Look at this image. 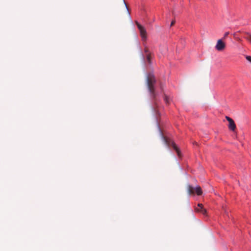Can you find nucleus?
<instances>
[{
    "mask_svg": "<svg viewBox=\"0 0 251 251\" xmlns=\"http://www.w3.org/2000/svg\"><path fill=\"white\" fill-rule=\"evenodd\" d=\"M246 58L248 61L251 62V56L247 55L246 56Z\"/></svg>",
    "mask_w": 251,
    "mask_h": 251,
    "instance_id": "9d476101",
    "label": "nucleus"
},
{
    "mask_svg": "<svg viewBox=\"0 0 251 251\" xmlns=\"http://www.w3.org/2000/svg\"><path fill=\"white\" fill-rule=\"evenodd\" d=\"M135 24L140 31V36L143 41L145 42L147 40V30L146 28L141 25L137 21H135Z\"/></svg>",
    "mask_w": 251,
    "mask_h": 251,
    "instance_id": "20e7f679",
    "label": "nucleus"
},
{
    "mask_svg": "<svg viewBox=\"0 0 251 251\" xmlns=\"http://www.w3.org/2000/svg\"><path fill=\"white\" fill-rule=\"evenodd\" d=\"M147 60L149 65H151L152 63L151 60V54H147Z\"/></svg>",
    "mask_w": 251,
    "mask_h": 251,
    "instance_id": "6e6552de",
    "label": "nucleus"
},
{
    "mask_svg": "<svg viewBox=\"0 0 251 251\" xmlns=\"http://www.w3.org/2000/svg\"><path fill=\"white\" fill-rule=\"evenodd\" d=\"M226 118L229 123V125H228L229 129L232 131H234L236 128V125L234 123V121H233V120L232 119H231V118H230L228 116H226Z\"/></svg>",
    "mask_w": 251,
    "mask_h": 251,
    "instance_id": "423d86ee",
    "label": "nucleus"
},
{
    "mask_svg": "<svg viewBox=\"0 0 251 251\" xmlns=\"http://www.w3.org/2000/svg\"><path fill=\"white\" fill-rule=\"evenodd\" d=\"M198 206L199 207V208H196V210L197 211H201L203 214H205L206 213V210L203 208V206L201 203H198Z\"/></svg>",
    "mask_w": 251,
    "mask_h": 251,
    "instance_id": "0eeeda50",
    "label": "nucleus"
},
{
    "mask_svg": "<svg viewBox=\"0 0 251 251\" xmlns=\"http://www.w3.org/2000/svg\"><path fill=\"white\" fill-rule=\"evenodd\" d=\"M175 23V21L173 20L172 21L171 23V25H170V26H172Z\"/></svg>",
    "mask_w": 251,
    "mask_h": 251,
    "instance_id": "ddd939ff",
    "label": "nucleus"
},
{
    "mask_svg": "<svg viewBox=\"0 0 251 251\" xmlns=\"http://www.w3.org/2000/svg\"><path fill=\"white\" fill-rule=\"evenodd\" d=\"M157 125L159 131L160 135L165 145L167 147L168 149H169L170 146L171 144L174 150L176 151L177 155L178 156H180L181 152L179 148L177 147L176 145L175 144V142H172L170 139L164 136L162 131L161 130L159 125L157 123Z\"/></svg>",
    "mask_w": 251,
    "mask_h": 251,
    "instance_id": "f03ea898",
    "label": "nucleus"
},
{
    "mask_svg": "<svg viewBox=\"0 0 251 251\" xmlns=\"http://www.w3.org/2000/svg\"><path fill=\"white\" fill-rule=\"evenodd\" d=\"M229 34V32H226L225 34H224V38H226L228 35Z\"/></svg>",
    "mask_w": 251,
    "mask_h": 251,
    "instance_id": "f8f14e48",
    "label": "nucleus"
},
{
    "mask_svg": "<svg viewBox=\"0 0 251 251\" xmlns=\"http://www.w3.org/2000/svg\"><path fill=\"white\" fill-rule=\"evenodd\" d=\"M123 1H124V3H125V4L126 6V9H127V11H128V13L129 14V10H128V7H127V5H126V2H125V0H123Z\"/></svg>",
    "mask_w": 251,
    "mask_h": 251,
    "instance_id": "9b49d317",
    "label": "nucleus"
},
{
    "mask_svg": "<svg viewBox=\"0 0 251 251\" xmlns=\"http://www.w3.org/2000/svg\"><path fill=\"white\" fill-rule=\"evenodd\" d=\"M194 191H195L196 194L198 196L201 195L202 193V191L200 186L197 185L196 187H193L192 185L190 184H188L187 192L189 195L194 194Z\"/></svg>",
    "mask_w": 251,
    "mask_h": 251,
    "instance_id": "7ed1b4c3",
    "label": "nucleus"
},
{
    "mask_svg": "<svg viewBox=\"0 0 251 251\" xmlns=\"http://www.w3.org/2000/svg\"><path fill=\"white\" fill-rule=\"evenodd\" d=\"M225 48V44L222 41V39H219L217 41V44L216 45L215 48L217 50L221 51L223 50Z\"/></svg>",
    "mask_w": 251,
    "mask_h": 251,
    "instance_id": "39448f33",
    "label": "nucleus"
},
{
    "mask_svg": "<svg viewBox=\"0 0 251 251\" xmlns=\"http://www.w3.org/2000/svg\"><path fill=\"white\" fill-rule=\"evenodd\" d=\"M146 80L148 89L153 105L152 106V110L157 114L158 110L157 108L159 107L162 99H163L166 104H169L170 102V98L164 93V85L163 84L161 83L160 85V92L156 91L154 87L156 80L152 72L148 74Z\"/></svg>",
    "mask_w": 251,
    "mask_h": 251,
    "instance_id": "f257e3e1",
    "label": "nucleus"
},
{
    "mask_svg": "<svg viewBox=\"0 0 251 251\" xmlns=\"http://www.w3.org/2000/svg\"><path fill=\"white\" fill-rule=\"evenodd\" d=\"M149 50H148L147 49L145 48V52L146 53H147L148 54H149Z\"/></svg>",
    "mask_w": 251,
    "mask_h": 251,
    "instance_id": "4468645a",
    "label": "nucleus"
},
{
    "mask_svg": "<svg viewBox=\"0 0 251 251\" xmlns=\"http://www.w3.org/2000/svg\"><path fill=\"white\" fill-rule=\"evenodd\" d=\"M139 48H140V52H141V55L142 56V58L143 59V62H145V56L142 52V50H141V47L140 46H139Z\"/></svg>",
    "mask_w": 251,
    "mask_h": 251,
    "instance_id": "1a4fd4ad",
    "label": "nucleus"
}]
</instances>
